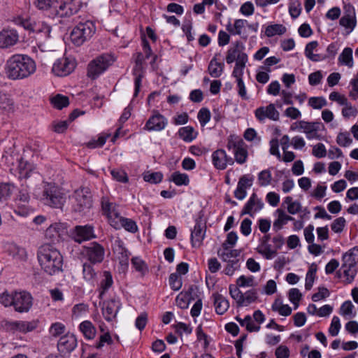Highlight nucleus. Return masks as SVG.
<instances>
[{"label":"nucleus","mask_w":358,"mask_h":358,"mask_svg":"<svg viewBox=\"0 0 358 358\" xmlns=\"http://www.w3.org/2000/svg\"><path fill=\"white\" fill-rule=\"evenodd\" d=\"M36 63L27 55L16 54L11 56L6 64V73L11 80L28 78L36 71Z\"/></svg>","instance_id":"f257e3e1"},{"label":"nucleus","mask_w":358,"mask_h":358,"mask_svg":"<svg viewBox=\"0 0 358 358\" xmlns=\"http://www.w3.org/2000/svg\"><path fill=\"white\" fill-rule=\"evenodd\" d=\"M37 258L41 269L53 275L63 271V256L51 243L42 245L37 251Z\"/></svg>","instance_id":"f03ea898"},{"label":"nucleus","mask_w":358,"mask_h":358,"mask_svg":"<svg viewBox=\"0 0 358 358\" xmlns=\"http://www.w3.org/2000/svg\"><path fill=\"white\" fill-rule=\"evenodd\" d=\"M66 195L55 183L46 182L43 187L41 201L52 208H62L66 202Z\"/></svg>","instance_id":"7ed1b4c3"},{"label":"nucleus","mask_w":358,"mask_h":358,"mask_svg":"<svg viewBox=\"0 0 358 358\" xmlns=\"http://www.w3.org/2000/svg\"><path fill=\"white\" fill-rule=\"evenodd\" d=\"M81 5L80 0H55L48 10L53 18L69 17L80 10Z\"/></svg>","instance_id":"20e7f679"},{"label":"nucleus","mask_w":358,"mask_h":358,"mask_svg":"<svg viewBox=\"0 0 358 358\" xmlns=\"http://www.w3.org/2000/svg\"><path fill=\"white\" fill-rule=\"evenodd\" d=\"M96 32L95 23L92 20L79 22L71 31L70 38L76 46L89 41Z\"/></svg>","instance_id":"39448f33"},{"label":"nucleus","mask_w":358,"mask_h":358,"mask_svg":"<svg viewBox=\"0 0 358 358\" xmlns=\"http://www.w3.org/2000/svg\"><path fill=\"white\" fill-rule=\"evenodd\" d=\"M115 59L111 54L103 53L93 60L87 66V76L92 80L96 79L101 73L111 66Z\"/></svg>","instance_id":"423d86ee"},{"label":"nucleus","mask_w":358,"mask_h":358,"mask_svg":"<svg viewBox=\"0 0 358 358\" xmlns=\"http://www.w3.org/2000/svg\"><path fill=\"white\" fill-rule=\"evenodd\" d=\"M73 205L74 211L85 213L92 206V194L88 187H81L74 191Z\"/></svg>","instance_id":"0eeeda50"},{"label":"nucleus","mask_w":358,"mask_h":358,"mask_svg":"<svg viewBox=\"0 0 358 358\" xmlns=\"http://www.w3.org/2000/svg\"><path fill=\"white\" fill-rule=\"evenodd\" d=\"M81 255L91 264L101 263L105 257V248L98 242L93 241L83 246Z\"/></svg>","instance_id":"6e6552de"},{"label":"nucleus","mask_w":358,"mask_h":358,"mask_svg":"<svg viewBox=\"0 0 358 358\" xmlns=\"http://www.w3.org/2000/svg\"><path fill=\"white\" fill-rule=\"evenodd\" d=\"M70 236L75 242L78 243L96 238L94 227L90 224L74 227L71 230Z\"/></svg>","instance_id":"1a4fd4ad"},{"label":"nucleus","mask_w":358,"mask_h":358,"mask_svg":"<svg viewBox=\"0 0 358 358\" xmlns=\"http://www.w3.org/2000/svg\"><path fill=\"white\" fill-rule=\"evenodd\" d=\"M30 201V195L27 187H23L19 189L15 202L17 205L15 213L21 216H27L30 210L29 203Z\"/></svg>","instance_id":"9d476101"},{"label":"nucleus","mask_w":358,"mask_h":358,"mask_svg":"<svg viewBox=\"0 0 358 358\" xmlns=\"http://www.w3.org/2000/svg\"><path fill=\"white\" fill-rule=\"evenodd\" d=\"M78 341L74 334H66L60 337L57 343V350L62 357L69 356L77 347Z\"/></svg>","instance_id":"9b49d317"},{"label":"nucleus","mask_w":358,"mask_h":358,"mask_svg":"<svg viewBox=\"0 0 358 358\" xmlns=\"http://www.w3.org/2000/svg\"><path fill=\"white\" fill-rule=\"evenodd\" d=\"M32 306V296L27 292H15L14 303L15 310L19 313L27 312Z\"/></svg>","instance_id":"f8f14e48"},{"label":"nucleus","mask_w":358,"mask_h":358,"mask_svg":"<svg viewBox=\"0 0 358 358\" xmlns=\"http://www.w3.org/2000/svg\"><path fill=\"white\" fill-rule=\"evenodd\" d=\"M206 231V223H203L202 218L198 217L195 220L194 229L191 230L190 240L193 248H199L205 238Z\"/></svg>","instance_id":"ddd939ff"},{"label":"nucleus","mask_w":358,"mask_h":358,"mask_svg":"<svg viewBox=\"0 0 358 358\" xmlns=\"http://www.w3.org/2000/svg\"><path fill=\"white\" fill-rule=\"evenodd\" d=\"M75 67L76 62L74 60L63 57L54 63L52 70L57 76H66L70 74Z\"/></svg>","instance_id":"4468645a"},{"label":"nucleus","mask_w":358,"mask_h":358,"mask_svg":"<svg viewBox=\"0 0 358 358\" xmlns=\"http://www.w3.org/2000/svg\"><path fill=\"white\" fill-rule=\"evenodd\" d=\"M4 329L8 332L20 331L27 333L34 330L36 328L35 322L27 321H4L3 325Z\"/></svg>","instance_id":"2eb2a0df"},{"label":"nucleus","mask_w":358,"mask_h":358,"mask_svg":"<svg viewBox=\"0 0 358 358\" xmlns=\"http://www.w3.org/2000/svg\"><path fill=\"white\" fill-rule=\"evenodd\" d=\"M167 124V119L158 111L155 110L147 120L143 129L149 131H160L166 127Z\"/></svg>","instance_id":"dca6fc26"},{"label":"nucleus","mask_w":358,"mask_h":358,"mask_svg":"<svg viewBox=\"0 0 358 358\" xmlns=\"http://www.w3.org/2000/svg\"><path fill=\"white\" fill-rule=\"evenodd\" d=\"M122 303L119 299H111L103 302L102 314L108 322L113 321L120 310Z\"/></svg>","instance_id":"f3484780"},{"label":"nucleus","mask_w":358,"mask_h":358,"mask_svg":"<svg viewBox=\"0 0 358 358\" xmlns=\"http://www.w3.org/2000/svg\"><path fill=\"white\" fill-rule=\"evenodd\" d=\"M212 162L215 169L224 170L227 164L233 165L234 160L227 155L224 149H217L212 154Z\"/></svg>","instance_id":"a211bd4d"},{"label":"nucleus","mask_w":358,"mask_h":358,"mask_svg":"<svg viewBox=\"0 0 358 358\" xmlns=\"http://www.w3.org/2000/svg\"><path fill=\"white\" fill-rule=\"evenodd\" d=\"M145 59V57L143 55L141 52L137 53V56L135 61V66L133 70V74L136 76L134 79V97H136L140 92L142 78L143 77V75L142 73L137 74V72L141 71L143 70V64Z\"/></svg>","instance_id":"6ab92c4d"},{"label":"nucleus","mask_w":358,"mask_h":358,"mask_svg":"<svg viewBox=\"0 0 358 358\" xmlns=\"http://www.w3.org/2000/svg\"><path fill=\"white\" fill-rule=\"evenodd\" d=\"M101 209L103 215H106L108 218L109 224L112 226V221H116L120 216L116 210V205L114 203L110 202L106 197L101 199Z\"/></svg>","instance_id":"aec40b11"},{"label":"nucleus","mask_w":358,"mask_h":358,"mask_svg":"<svg viewBox=\"0 0 358 358\" xmlns=\"http://www.w3.org/2000/svg\"><path fill=\"white\" fill-rule=\"evenodd\" d=\"M253 177L250 175L242 176L238 182L237 187L234 191V196L238 200H243L247 194L246 189L252 185Z\"/></svg>","instance_id":"412c9836"},{"label":"nucleus","mask_w":358,"mask_h":358,"mask_svg":"<svg viewBox=\"0 0 358 358\" xmlns=\"http://www.w3.org/2000/svg\"><path fill=\"white\" fill-rule=\"evenodd\" d=\"M19 36L14 29H3L0 31V48H7L17 43Z\"/></svg>","instance_id":"4be33fe9"},{"label":"nucleus","mask_w":358,"mask_h":358,"mask_svg":"<svg viewBox=\"0 0 358 358\" xmlns=\"http://www.w3.org/2000/svg\"><path fill=\"white\" fill-rule=\"evenodd\" d=\"M245 49V46L243 43L240 41H236L233 46L231 47L228 51L226 56V62L227 64H231L234 61H238L241 55H244L246 57H248V55L243 52Z\"/></svg>","instance_id":"5701e85b"},{"label":"nucleus","mask_w":358,"mask_h":358,"mask_svg":"<svg viewBox=\"0 0 358 358\" xmlns=\"http://www.w3.org/2000/svg\"><path fill=\"white\" fill-rule=\"evenodd\" d=\"M264 207V203L260 199H258L255 193H252L248 202L245 204L241 210V215H249L253 216L252 209L255 208V212L260 210Z\"/></svg>","instance_id":"b1692460"},{"label":"nucleus","mask_w":358,"mask_h":358,"mask_svg":"<svg viewBox=\"0 0 358 358\" xmlns=\"http://www.w3.org/2000/svg\"><path fill=\"white\" fill-rule=\"evenodd\" d=\"M64 231V228L61 223H54L45 230V237L51 243H55L59 241Z\"/></svg>","instance_id":"393cba45"},{"label":"nucleus","mask_w":358,"mask_h":358,"mask_svg":"<svg viewBox=\"0 0 358 358\" xmlns=\"http://www.w3.org/2000/svg\"><path fill=\"white\" fill-rule=\"evenodd\" d=\"M116 243L117 245L114 250V252L117 254V258L119 261V264L121 266L126 268L129 266L130 252L124 247V243L122 241H117Z\"/></svg>","instance_id":"a878e982"},{"label":"nucleus","mask_w":358,"mask_h":358,"mask_svg":"<svg viewBox=\"0 0 358 358\" xmlns=\"http://www.w3.org/2000/svg\"><path fill=\"white\" fill-rule=\"evenodd\" d=\"M112 227L116 229L123 227L125 230L136 233L138 231V227L135 221L131 219L120 216L116 221H112Z\"/></svg>","instance_id":"bb28decb"},{"label":"nucleus","mask_w":358,"mask_h":358,"mask_svg":"<svg viewBox=\"0 0 358 358\" xmlns=\"http://www.w3.org/2000/svg\"><path fill=\"white\" fill-rule=\"evenodd\" d=\"M270 239V234L264 235L261 239V244L257 248V252L263 255L266 259H271L275 257V252L271 251V244L268 243Z\"/></svg>","instance_id":"cd10ccee"},{"label":"nucleus","mask_w":358,"mask_h":358,"mask_svg":"<svg viewBox=\"0 0 358 358\" xmlns=\"http://www.w3.org/2000/svg\"><path fill=\"white\" fill-rule=\"evenodd\" d=\"M319 43L317 41H313L308 43L305 48L306 57L312 62H320L325 60V57H322V54H314L313 51L317 49Z\"/></svg>","instance_id":"c85d7f7f"},{"label":"nucleus","mask_w":358,"mask_h":358,"mask_svg":"<svg viewBox=\"0 0 358 358\" xmlns=\"http://www.w3.org/2000/svg\"><path fill=\"white\" fill-rule=\"evenodd\" d=\"M215 311L218 315H223L229 308L228 300L219 293L213 294Z\"/></svg>","instance_id":"c756f323"},{"label":"nucleus","mask_w":358,"mask_h":358,"mask_svg":"<svg viewBox=\"0 0 358 358\" xmlns=\"http://www.w3.org/2000/svg\"><path fill=\"white\" fill-rule=\"evenodd\" d=\"M79 329L83 333L84 337L87 340H92L96 336V327L89 320L82 322L79 325Z\"/></svg>","instance_id":"7c9ffc66"},{"label":"nucleus","mask_w":358,"mask_h":358,"mask_svg":"<svg viewBox=\"0 0 358 358\" xmlns=\"http://www.w3.org/2000/svg\"><path fill=\"white\" fill-rule=\"evenodd\" d=\"M104 278L101 281L100 287L99 289V299H103L105 293L112 287L113 284L112 274L110 271H103Z\"/></svg>","instance_id":"2f4dec72"},{"label":"nucleus","mask_w":358,"mask_h":358,"mask_svg":"<svg viewBox=\"0 0 358 358\" xmlns=\"http://www.w3.org/2000/svg\"><path fill=\"white\" fill-rule=\"evenodd\" d=\"M94 264L88 262H85L83 264V279L90 285H94L96 279V272L94 268Z\"/></svg>","instance_id":"473e14b6"},{"label":"nucleus","mask_w":358,"mask_h":358,"mask_svg":"<svg viewBox=\"0 0 358 358\" xmlns=\"http://www.w3.org/2000/svg\"><path fill=\"white\" fill-rule=\"evenodd\" d=\"M218 55L215 54V55L213 57V58L210 60L208 70L209 72V74L213 78H218L221 76V74L223 72V69L224 67V64L222 62H219L217 61V56Z\"/></svg>","instance_id":"72a5a7b5"},{"label":"nucleus","mask_w":358,"mask_h":358,"mask_svg":"<svg viewBox=\"0 0 358 358\" xmlns=\"http://www.w3.org/2000/svg\"><path fill=\"white\" fill-rule=\"evenodd\" d=\"M275 213L278 214V218L273 224V230L278 232L284 225L291 220V216L286 215L284 210L282 208H278L275 210Z\"/></svg>","instance_id":"f704fd0d"},{"label":"nucleus","mask_w":358,"mask_h":358,"mask_svg":"<svg viewBox=\"0 0 358 358\" xmlns=\"http://www.w3.org/2000/svg\"><path fill=\"white\" fill-rule=\"evenodd\" d=\"M178 134L179 138L185 142L189 143L196 138L198 133L194 130V127L187 126L180 128Z\"/></svg>","instance_id":"c9c22d12"},{"label":"nucleus","mask_w":358,"mask_h":358,"mask_svg":"<svg viewBox=\"0 0 358 358\" xmlns=\"http://www.w3.org/2000/svg\"><path fill=\"white\" fill-rule=\"evenodd\" d=\"M356 265L343 262L341 269L343 270V275L346 277L347 283H351L354 280L357 273Z\"/></svg>","instance_id":"e433bc0d"},{"label":"nucleus","mask_w":358,"mask_h":358,"mask_svg":"<svg viewBox=\"0 0 358 358\" xmlns=\"http://www.w3.org/2000/svg\"><path fill=\"white\" fill-rule=\"evenodd\" d=\"M169 180L173 182L177 186H187L189 184V178L187 173H182L180 171L173 172Z\"/></svg>","instance_id":"4c0bfd02"},{"label":"nucleus","mask_w":358,"mask_h":358,"mask_svg":"<svg viewBox=\"0 0 358 358\" xmlns=\"http://www.w3.org/2000/svg\"><path fill=\"white\" fill-rule=\"evenodd\" d=\"M131 264L135 270L140 273L141 276L145 275L149 272V267L144 260L138 257H134L131 259Z\"/></svg>","instance_id":"58836bf2"},{"label":"nucleus","mask_w":358,"mask_h":358,"mask_svg":"<svg viewBox=\"0 0 358 358\" xmlns=\"http://www.w3.org/2000/svg\"><path fill=\"white\" fill-rule=\"evenodd\" d=\"M258 296L255 289H250L243 294L241 301H238V307L247 306L257 301Z\"/></svg>","instance_id":"ea45409f"},{"label":"nucleus","mask_w":358,"mask_h":358,"mask_svg":"<svg viewBox=\"0 0 358 358\" xmlns=\"http://www.w3.org/2000/svg\"><path fill=\"white\" fill-rule=\"evenodd\" d=\"M50 103L54 108L62 110L69 105V99L66 96L57 94L50 98Z\"/></svg>","instance_id":"a19ab883"},{"label":"nucleus","mask_w":358,"mask_h":358,"mask_svg":"<svg viewBox=\"0 0 358 358\" xmlns=\"http://www.w3.org/2000/svg\"><path fill=\"white\" fill-rule=\"evenodd\" d=\"M248 62V57L244 55H241L238 61H236L235 66L234 68L232 76L237 79L242 78L243 74V69L245 67V64Z\"/></svg>","instance_id":"79ce46f5"},{"label":"nucleus","mask_w":358,"mask_h":358,"mask_svg":"<svg viewBox=\"0 0 358 358\" xmlns=\"http://www.w3.org/2000/svg\"><path fill=\"white\" fill-rule=\"evenodd\" d=\"M248 22L246 20L238 19L234 21V27L231 24H229L226 26L227 30L231 35H241V29L247 24Z\"/></svg>","instance_id":"37998d69"},{"label":"nucleus","mask_w":358,"mask_h":358,"mask_svg":"<svg viewBox=\"0 0 358 358\" xmlns=\"http://www.w3.org/2000/svg\"><path fill=\"white\" fill-rule=\"evenodd\" d=\"M285 31L286 28L282 24H275L266 27L264 35L270 38L275 35H282Z\"/></svg>","instance_id":"c03bdc74"},{"label":"nucleus","mask_w":358,"mask_h":358,"mask_svg":"<svg viewBox=\"0 0 358 358\" xmlns=\"http://www.w3.org/2000/svg\"><path fill=\"white\" fill-rule=\"evenodd\" d=\"M338 61L340 63L348 66L351 68L353 66L352 61V50L350 48H345L343 50L342 53L338 57Z\"/></svg>","instance_id":"a18cd8bd"},{"label":"nucleus","mask_w":358,"mask_h":358,"mask_svg":"<svg viewBox=\"0 0 358 358\" xmlns=\"http://www.w3.org/2000/svg\"><path fill=\"white\" fill-rule=\"evenodd\" d=\"M234 159L237 163L240 164H244L248 159V152L246 148V145H242L237 148V150H234Z\"/></svg>","instance_id":"49530a36"},{"label":"nucleus","mask_w":358,"mask_h":358,"mask_svg":"<svg viewBox=\"0 0 358 358\" xmlns=\"http://www.w3.org/2000/svg\"><path fill=\"white\" fill-rule=\"evenodd\" d=\"M14 185L10 182L0 183V201L7 200L12 194Z\"/></svg>","instance_id":"de8ad7c7"},{"label":"nucleus","mask_w":358,"mask_h":358,"mask_svg":"<svg viewBox=\"0 0 358 358\" xmlns=\"http://www.w3.org/2000/svg\"><path fill=\"white\" fill-rule=\"evenodd\" d=\"M342 261L346 263L357 264L358 262V247H354L352 249L343 254Z\"/></svg>","instance_id":"09e8293b"},{"label":"nucleus","mask_w":358,"mask_h":358,"mask_svg":"<svg viewBox=\"0 0 358 358\" xmlns=\"http://www.w3.org/2000/svg\"><path fill=\"white\" fill-rule=\"evenodd\" d=\"M289 138L287 135L283 136L280 139V145L283 151L282 160L285 162H291V152L287 151L289 146Z\"/></svg>","instance_id":"8fccbe9b"},{"label":"nucleus","mask_w":358,"mask_h":358,"mask_svg":"<svg viewBox=\"0 0 358 358\" xmlns=\"http://www.w3.org/2000/svg\"><path fill=\"white\" fill-rule=\"evenodd\" d=\"M163 179V174L161 172H152L148 171L143 174V180L145 182L151 184H158L162 182Z\"/></svg>","instance_id":"3c124183"},{"label":"nucleus","mask_w":358,"mask_h":358,"mask_svg":"<svg viewBox=\"0 0 358 358\" xmlns=\"http://www.w3.org/2000/svg\"><path fill=\"white\" fill-rule=\"evenodd\" d=\"M339 24L345 29H349L350 30L348 31L349 34L355 27L357 24V20L356 17H345V15H343L339 20Z\"/></svg>","instance_id":"603ef678"},{"label":"nucleus","mask_w":358,"mask_h":358,"mask_svg":"<svg viewBox=\"0 0 358 358\" xmlns=\"http://www.w3.org/2000/svg\"><path fill=\"white\" fill-rule=\"evenodd\" d=\"M13 104V101L10 96L4 92H0V108L10 110Z\"/></svg>","instance_id":"864d4df0"},{"label":"nucleus","mask_w":358,"mask_h":358,"mask_svg":"<svg viewBox=\"0 0 358 358\" xmlns=\"http://www.w3.org/2000/svg\"><path fill=\"white\" fill-rule=\"evenodd\" d=\"M316 272H317L316 266L315 267H313V265H312L306 273V283H305L306 289L310 290L312 288L315 278Z\"/></svg>","instance_id":"5fc2aeb1"},{"label":"nucleus","mask_w":358,"mask_h":358,"mask_svg":"<svg viewBox=\"0 0 358 358\" xmlns=\"http://www.w3.org/2000/svg\"><path fill=\"white\" fill-rule=\"evenodd\" d=\"M105 343L108 345H111L113 343V341L109 332L101 335L99 338V341L94 344V347L99 350L104 346Z\"/></svg>","instance_id":"6e6d98bb"},{"label":"nucleus","mask_w":358,"mask_h":358,"mask_svg":"<svg viewBox=\"0 0 358 358\" xmlns=\"http://www.w3.org/2000/svg\"><path fill=\"white\" fill-rule=\"evenodd\" d=\"M109 136V134L101 135L99 136L97 140L92 139L89 142L86 143L85 145L88 148L90 149L101 148L106 143V141Z\"/></svg>","instance_id":"4d7b16f0"},{"label":"nucleus","mask_w":358,"mask_h":358,"mask_svg":"<svg viewBox=\"0 0 358 358\" xmlns=\"http://www.w3.org/2000/svg\"><path fill=\"white\" fill-rule=\"evenodd\" d=\"M352 142L350 135L348 131L340 132L336 138V143L341 147H348Z\"/></svg>","instance_id":"13d9d810"},{"label":"nucleus","mask_w":358,"mask_h":358,"mask_svg":"<svg viewBox=\"0 0 358 358\" xmlns=\"http://www.w3.org/2000/svg\"><path fill=\"white\" fill-rule=\"evenodd\" d=\"M242 145H245V142L243 139L238 138L232 135L229 136L228 138L227 148L229 150H234V151L237 150V148Z\"/></svg>","instance_id":"bf43d9fd"},{"label":"nucleus","mask_w":358,"mask_h":358,"mask_svg":"<svg viewBox=\"0 0 358 358\" xmlns=\"http://www.w3.org/2000/svg\"><path fill=\"white\" fill-rule=\"evenodd\" d=\"M210 112L207 108H201L197 115V118L202 127L205 126L210 121Z\"/></svg>","instance_id":"052dcab7"},{"label":"nucleus","mask_w":358,"mask_h":358,"mask_svg":"<svg viewBox=\"0 0 358 358\" xmlns=\"http://www.w3.org/2000/svg\"><path fill=\"white\" fill-rule=\"evenodd\" d=\"M169 285L174 291L179 290L182 285V279L178 273H171L169 275Z\"/></svg>","instance_id":"680f3d73"},{"label":"nucleus","mask_w":358,"mask_h":358,"mask_svg":"<svg viewBox=\"0 0 358 358\" xmlns=\"http://www.w3.org/2000/svg\"><path fill=\"white\" fill-rule=\"evenodd\" d=\"M297 129L299 131L303 130V131L306 134L311 133V122H306L303 120L296 121L294 124H292V130Z\"/></svg>","instance_id":"e2e57ef3"},{"label":"nucleus","mask_w":358,"mask_h":358,"mask_svg":"<svg viewBox=\"0 0 358 358\" xmlns=\"http://www.w3.org/2000/svg\"><path fill=\"white\" fill-rule=\"evenodd\" d=\"M346 224V220L344 217H340L334 220L331 224V230L335 233H341Z\"/></svg>","instance_id":"0e129e2a"},{"label":"nucleus","mask_w":358,"mask_h":358,"mask_svg":"<svg viewBox=\"0 0 358 358\" xmlns=\"http://www.w3.org/2000/svg\"><path fill=\"white\" fill-rule=\"evenodd\" d=\"M327 103L326 99L322 96H313L308 100V104L314 109H321Z\"/></svg>","instance_id":"69168bd1"},{"label":"nucleus","mask_w":358,"mask_h":358,"mask_svg":"<svg viewBox=\"0 0 358 358\" xmlns=\"http://www.w3.org/2000/svg\"><path fill=\"white\" fill-rule=\"evenodd\" d=\"M191 301L192 300L187 296V294H183V292H181L176 299L177 306L181 309L187 308Z\"/></svg>","instance_id":"338daca9"},{"label":"nucleus","mask_w":358,"mask_h":358,"mask_svg":"<svg viewBox=\"0 0 358 358\" xmlns=\"http://www.w3.org/2000/svg\"><path fill=\"white\" fill-rule=\"evenodd\" d=\"M0 303L5 307L13 306L14 303V292L9 294L7 291L0 294Z\"/></svg>","instance_id":"774afa93"}]
</instances>
